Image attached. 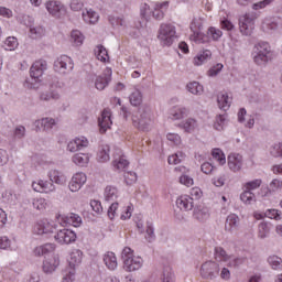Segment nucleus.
<instances>
[{"mask_svg": "<svg viewBox=\"0 0 282 282\" xmlns=\"http://www.w3.org/2000/svg\"><path fill=\"white\" fill-rule=\"evenodd\" d=\"M47 70V62L45 59L36 61L30 68V79H25L24 87L26 89H39L41 86V77Z\"/></svg>", "mask_w": 282, "mask_h": 282, "instance_id": "obj_1", "label": "nucleus"}, {"mask_svg": "<svg viewBox=\"0 0 282 282\" xmlns=\"http://www.w3.org/2000/svg\"><path fill=\"white\" fill-rule=\"evenodd\" d=\"M121 259H123V269L126 272H135L142 268V258L133 257V250L126 247L122 250Z\"/></svg>", "mask_w": 282, "mask_h": 282, "instance_id": "obj_2", "label": "nucleus"}, {"mask_svg": "<svg viewBox=\"0 0 282 282\" xmlns=\"http://www.w3.org/2000/svg\"><path fill=\"white\" fill-rule=\"evenodd\" d=\"M253 61L257 65H265L272 58V52L268 42H260L253 47Z\"/></svg>", "mask_w": 282, "mask_h": 282, "instance_id": "obj_3", "label": "nucleus"}, {"mask_svg": "<svg viewBox=\"0 0 282 282\" xmlns=\"http://www.w3.org/2000/svg\"><path fill=\"white\" fill-rule=\"evenodd\" d=\"M175 34L176 31L173 24H161L158 39L162 43V45L171 47L175 39H177Z\"/></svg>", "mask_w": 282, "mask_h": 282, "instance_id": "obj_4", "label": "nucleus"}, {"mask_svg": "<svg viewBox=\"0 0 282 282\" xmlns=\"http://www.w3.org/2000/svg\"><path fill=\"white\" fill-rule=\"evenodd\" d=\"M132 124L139 131H150L151 130V115L144 109L139 110V115L132 116Z\"/></svg>", "mask_w": 282, "mask_h": 282, "instance_id": "obj_5", "label": "nucleus"}, {"mask_svg": "<svg viewBox=\"0 0 282 282\" xmlns=\"http://www.w3.org/2000/svg\"><path fill=\"white\" fill-rule=\"evenodd\" d=\"M254 21H257V15L254 13H246L239 18V30L242 33V36H252Z\"/></svg>", "mask_w": 282, "mask_h": 282, "instance_id": "obj_6", "label": "nucleus"}, {"mask_svg": "<svg viewBox=\"0 0 282 282\" xmlns=\"http://www.w3.org/2000/svg\"><path fill=\"white\" fill-rule=\"evenodd\" d=\"M74 69V61L67 55H62L54 62V70L58 74H69Z\"/></svg>", "mask_w": 282, "mask_h": 282, "instance_id": "obj_7", "label": "nucleus"}, {"mask_svg": "<svg viewBox=\"0 0 282 282\" xmlns=\"http://www.w3.org/2000/svg\"><path fill=\"white\" fill-rule=\"evenodd\" d=\"M219 274V264L213 261H207L202 264L200 276L203 279H215Z\"/></svg>", "mask_w": 282, "mask_h": 282, "instance_id": "obj_8", "label": "nucleus"}, {"mask_svg": "<svg viewBox=\"0 0 282 282\" xmlns=\"http://www.w3.org/2000/svg\"><path fill=\"white\" fill-rule=\"evenodd\" d=\"M54 239L57 243H74L76 241V232L70 229H59L54 236Z\"/></svg>", "mask_w": 282, "mask_h": 282, "instance_id": "obj_9", "label": "nucleus"}, {"mask_svg": "<svg viewBox=\"0 0 282 282\" xmlns=\"http://www.w3.org/2000/svg\"><path fill=\"white\" fill-rule=\"evenodd\" d=\"M86 182L87 175H85L83 172H78L72 177L68 188L72 193H78L79 188H83Z\"/></svg>", "mask_w": 282, "mask_h": 282, "instance_id": "obj_10", "label": "nucleus"}, {"mask_svg": "<svg viewBox=\"0 0 282 282\" xmlns=\"http://www.w3.org/2000/svg\"><path fill=\"white\" fill-rule=\"evenodd\" d=\"M56 230V227L47 219H42L34 226L35 235H50Z\"/></svg>", "mask_w": 282, "mask_h": 282, "instance_id": "obj_11", "label": "nucleus"}, {"mask_svg": "<svg viewBox=\"0 0 282 282\" xmlns=\"http://www.w3.org/2000/svg\"><path fill=\"white\" fill-rule=\"evenodd\" d=\"M89 147V141L85 137L75 138L67 144V151L70 153H76V151H83Z\"/></svg>", "mask_w": 282, "mask_h": 282, "instance_id": "obj_12", "label": "nucleus"}, {"mask_svg": "<svg viewBox=\"0 0 282 282\" xmlns=\"http://www.w3.org/2000/svg\"><path fill=\"white\" fill-rule=\"evenodd\" d=\"M111 74H112L111 68H106L104 73L96 78V82H95L96 89H98L99 91H102V89H105V87H107V85L111 83Z\"/></svg>", "mask_w": 282, "mask_h": 282, "instance_id": "obj_13", "label": "nucleus"}, {"mask_svg": "<svg viewBox=\"0 0 282 282\" xmlns=\"http://www.w3.org/2000/svg\"><path fill=\"white\" fill-rule=\"evenodd\" d=\"M193 217L196 221L204 224L210 217V210L204 205H198L194 208Z\"/></svg>", "mask_w": 282, "mask_h": 282, "instance_id": "obj_14", "label": "nucleus"}, {"mask_svg": "<svg viewBox=\"0 0 282 282\" xmlns=\"http://www.w3.org/2000/svg\"><path fill=\"white\" fill-rule=\"evenodd\" d=\"M34 124L36 127V131H41V127L43 131H52V129L56 127V119L46 117L41 120H36Z\"/></svg>", "mask_w": 282, "mask_h": 282, "instance_id": "obj_15", "label": "nucleus"}, {"mask_svg": "<svg viewBox=\"0 0 282 282\" xmlns=\"http://www.w3.org/2000/svg\"><path fill=\"white\" fill-rule=\"evenodd\" d=\"M228 166L230 171L237 173L243 166V156L240 154H230L228 156Z\"/></svg>", "mask_w": 282, "mask_h": 282, "instance_id": "obj_16", "label": "nucleus"}, {"mask_svg": "<svg viewBox=\"0 0 282 282\" xmlns=\"http://www.w3.org/2000/svg\"><path fill=\"white\" fill-rule=\"evenodd\" d=\"M176 206L180 210H193L194 199L188 195H183L176 199Z\"/></svg>", "mask_w": 282, "mask_h": 282, "instance_id": "obj_17", "label": "nucleus"}, {"mask_svg": "<svg viewBox=\"0 0 282 282\" xmlns=\"http://www.w3.org/2000/svg\"><path fill=\"white\" fill-rule=\"evenodd\" d=\"M169 1L156 2L154 6V10L152 11L153 19H155L156 21H162V19H164V12L169 10Z\"/></svg>", "mask_w": 282, "mask_h": 282, "instance_id": "obj_18", "label": "nucleus"}, {"mask_svg": "<svg viewBox=\"0 0 282 282\" xmlns=\"http://www.w3.org/2000/svg\"><path fill=\"white\" fill-rule=\"evenodd\" d=\"M98 123L100 133H107V129H111V124H113V122L111 121V115L109 111H104L101 113V117L98 119Z\"/></svg>", "mask_w": 282, "mask_h": 282, "instance_id": "obj_19", "label": "nucleus"}, {"mask_svg": "<svg viewBox=\"0 0 282 282\" xmlns=\"http://www.w3.org/2000/svg\"><path fill=\"white\" fill-rule=\"evenodd\" d=\"M74 226L75 228L80 227V224H83V218L78 216V214L70 213L66 216H62V226Z\"/></svg>", "mask_w": 282, "mask_h": 282, "instance_id": "obj_20", "label": "nucleus"}, {"mask_svg": "<svg viewBox=\"0 0 282 282\" xmlns=\"http://www.w3.org/2000/svg\"><path fill=\"white\" fill-rule=\"evenodd\" d=\"M56 250V245L54 243H45L40 247H36L33 250L35 257H47V254H52Z\"/></svg>", "mask_w": 282, "mask_h": 282, "instance_id": "obj_21", "label": "nucleus"}, {"mask_svg": "<svg viewBox=\"0 0 282 282\" xmlns=\"http://www.w3.org/2000/svg\"><path fill=\"white\" fill-rule=\"evenodd\" d=\"M83 262V251L75 249L70 252V258L68 260V268L70 270H76V265H80Z\"/></svg>", "mask_w": 282, "mask_h": 282, "instance_id": "obj_22", "label": "nucleus"}, {"mask_svg": "<svg viewBox=\"0 0 282 282\" xmlns=\"http://www.w3.org/2000/svg\"><path fill=\"white\" fill-rule=\"evenodd\" d=\"M50 182L53 184H58L63 186V184L67 183V176L63 174V172H59L58 170H52L48 173Z\"/></svg>", "mask_w": 282, "mask_h": 282, "instance_id": "obj_23", "label": "nucleus"}, {"mask_svg": "<svg viewBox=\"0 0 282 282\" xmlns=\"http://www.w3.org/2000/svg\"><path fill=\"white\" fill-rule=\"evenodd\" d=\"M61 264V261L58 260V256H53L52 259L45 260L43 262V272L45 274H52L54 270H56V267Z\"/></svg>", "mask_w": 282, "mask_h": 282, "instance_id": "obj_24", "label": "nucleus"}, {"mask_svg": "<svg viewBox=\"0 0 282 282\" xmlns=\"http://www.w3.org/2000/svg\"><path fill=\"white\" fill-rule=\"evenodd\" d=\"M237 228H239V216L230 214L226 219L225 230L227 232H234Z\"/></svg>", "mask_w": 282, "mask_h": 282, "instance_id": "obj_25", "label": "nucleus"}, {"mask_svg": "<svg viewBox=\"0 0 282 282\" xmlns=\"http://www.w3.org/2000/svg\"><path fill=\"white\" fill-rule=\"evenodd\" d=\"M104 263L108 270H116V268H118V258H116V253L108 251L104 254Z\"/></svg>", "mask_w": 282, "mask_h": 282, "instance_id": "obj_26", "label": "nucleus"}, {"mask_svg": "<svg viewBox=\"0 0 282 282\" xmlns=\"http://www.w3.org/2000/svg\"><path fill=\"white\" fill-rule=\"evenodd\" d=\"M46 10L53 17H61V10H63V4L58 1L46 2Z\"/></svg>", "mask_w": 282, "mask_h": 282, "instance_id": "obj_27", "label": "nucleus"}, {"mask_svg": "<svg viewBox=\"0 0 282 282\" xmlns=\"http://www.w3.org/2000/svg\"><path fill=\"white\" fill-rule=\"evenodd\" d=\"M217 102L219 109H223V111H228L230 109V97L228 96V93H220L217 97Z\"/></svg>", "mask_w": 282, "mask_h": 282, "instance_id": "obj_28", "label": "nucleus"}, {"mask_svg": "<svg viewBox=\"0 0 282 282\" xmlns=\"http://www.w3.org/2000/svg\"><path fill=\"white\" fill-rule=\"evenodd\" d=\"M212 56L213 52H210V50H204L197 55V57H194V65H204V63L210 61Z\"/></svg>", "mask_w": 282, "mask_h": 282, "instance_id": "obj_29", "label": "nucleus"}, {"mask_svg": "<svg viewBox=\"0 0 282 282\" xmlns=\"http://www.w3.org/2000/svg\"><path fill=\"white\" fill-rule=\"evenodd\" d=\"M83 19L85 21V23H89L90 25H94L96 23H98V19H100V17L98 15V13L91 9L87 10L86 13L83 12Z\"/></svg>", "mask_w": 282, "mask_h": 282, "instance_id": "obj_30", "label": "nucleus"}, {"mask_svg": "<svg viewBox=\"0 0 282 282\" xmlns=\"http://www.w3.org/2000/svg\"><path fill=\"white\" fill-rule=\"evenodd\" d=\"M95 56L98 58V61H101V63H107L109 53L107 52V48L102 46V44H99L95 48Z\"/></svg>", "mask_w": 282, "mask_h": 282, "instance_id": "obj_31", "label": "nucleus"}, {"mask_svg": "<svg viewBox=\"0 0 282 282\" xmlns=\"http://www.w3.org/2000/svg\"><path fill=\"white\" fill-rule=\"evenodd\" d=\"M181 129H184L186 133H193L195 129H197V121L193 118L186 119L182 123H180Z\"/></svg>", "mask_w": 282, "mask_h": 282, "instance_id": "obj_32", "label": "nucleus"}, {"mask_svg": "<svg viewBox=\"0 0 282 282\" xmlns=\"http://www.w3.org/2000/svg\"><path fill=\"white\" fill-rule=\"evenodd\" d=\"M109 151H110V148L108 144L101 145L97 153L98 162H109L110 160Z\"/></svg>", "mask_w": 282, "mask_h": 282, "instance_id": "obj_33", "label": "nucleus"}, {"mask_svg": "<svg viewBox=\"0 0 282 282\" xmlns=\"http://www.w3.org/2000/svg\"><path fill=\"white\" fill-rule=\"evenodd\" d=\"M187 90L194 96H202V94H204V86H202L198 82H192L187 84Z\"/></svg>", "mask_w": 282, "mask_h": 282, "instance_id": "obj_34", "label": "nucleus"}, {"mask_svg": "<svg viewBox=\"0 0 282 282\" xmlns=\"http://www.w3.org/2000/svg\"><path fill=\"white\" fill-rule=\"evenodd\" d=\"M73 162L77 166H85L89 163V154L87 153H77L73 156Z\"/></svg>", "mask_w": 282, "mask_h": 282, "instance_id": "obj_35", "label": "nucleus"}, {"mask_svg": "<svg viewBox=\"0 0 282 282\" xmlns=\"http://www.w3.org/2000/svg\"><path fill=\"white\" fill-rule=\"evenodd\" d=\"M240 200L247 206H250L252 202H257V196L254 195V193L246 189L243 193L240 194Z\"/></svg>", "mask_w": 282, "mask_h": 282, "instance_id": "obj_36", "label": "nucleus"}, {"mask_svg": "<svg viewBox=\"0 0 282 282\" xmlns=\"http://www.w3.org/2000/svg\"><path fill=\"white\" fill-rule=\"evenodd\" d=\"M188 116V110L186 108L176 107L171 110L172 120H182Z\"/></svg>", "mask_w": 282, "mask_h": 282, "instance_id": "obj_37", "label": "nucleus"}, {"mask_svg": "<svg viewBox=\"0 0 282 282\" xmlns=\"http://www.w3.org/2000/svg\"><path fill=\"white\" fill-rule=\"evenodd\" d=\"M189 39H191V41H194V43H198V44L208 43V41H209L208 35L202 33V31H196V32H194V33L191 35Z\"/></svg>", "mask_w": 282, "mask_h": 282, "instance_id": "obj_38", "label": "nucleus"}, {"mask_svg": "<svg viewBox=\"0 0 282 282\" xmlns=\"http://www.w3.org/2000/svg\"><path fill=\"white\" fill-rule=\"evenodd\" d=\"M145 239L149 243H153V241H155V228L151 221L147 223Z\"/></svg>", "mask_w": 282, "mask_h": 282, "instance_id": "obj_39", "label": "nucleus"}, {"mask_svg": "<svg viewBox=\"0 0 282 282\" xmlns=\"http://www.w3.org/2000/svg\"><path fill=\"white\" fill-rule=\"evenodd\" d=\"M132 107H140L142 105V93L140 90H134L129 97Z\"/></svg>", "mask_w": 282, "mask_h": 282, "instance_id": "obj_40", "label": "nucleus"}, {"mask_svg": "<svg viewBox=\"0 0 282 282\" xmlns=\"http://www.w3.org/2000/svg\"><path fill=\"white\" fill-rule=\"evenodd\" d=\"M112 164L115 169H117V171H124V169L129 166V161L124 159V156H119V158H115Z\"/></svg>", "mask_w": 282, "mask_h": 282, "instance_id": "obj_41", "label": "nucleus"}, {"mask_svg": "<svg viewBox=\"0 0 282 282\" xmlns=\"http://www.w3.org/2000/svg\"><path fill=\"white\" fill-rule=\"evenodd\" d=\"M19 47V41L14 36H9L4 41V50L8 52H14V50Z\"/></svg>", "mask_w": 282, "mask_h": 282, "instance_id": "obj_42", "label": "nucleus"}, {"mask_svg": "<svg viewBox=\"0 0 282 282\" xmlns=\"http://www.w3.org/2000/svg\"><path fill=\"white\" fill-rule=\"evenodd\" d=\"M70 39L77 47L83 45V41H85V35L78 30H73L70 33Z\"/></svg>", "mask_w": 282, "mask_h": 282, "instance_id": "obj_43", "label": "nucleus"}, {"mask_svg": "<svg viewBox=\"0 0 282 282\" xmlns=\"http://www.w3.org/2000/svg\"><path fill=\"white\" fill-rule=\"evenodd\" d=\"M152 14H153V10H151V7L148 3H143L140 8L141 19H144L145 21H150Z\"/></svg>", "mask_w": 282, "mask_h": 282, "instance_id": "obj_44", "label": "nucleus"}, {"mask_svg": "<svg viewBox=\"0 0 282 282\" xmlns=\"http://www.w3.org/2000/svg\"><path fill=\"white\" fill-rule=\"evenodd\" d=\"M258 230L259 239H267L268 235H270V225L268 223H260Z\"/></svg>", "mask_w": 282, "mask_h": 282, "instance_id": "obj_45", "label": "nucleus"}, {"mask_svg": "<svg viewBox=\"0 0 282 282\" xmlns=\"http://www.w3.org/2000/svg\"><path fill=\"white\" fill-rule=\"evenodd\" d=\"M118 197V189L112 186H107L105 189L106 202H113Z\"/></svg>", "mask_w": 282, "mask_h": 282, "instance_id": "obj_46", "label": "nucleus"}, {"mask_svg": "<svg viewBox=\"0 0 282 282\" xmlns=\"http://www.w3.org/2000/svg\"><path fill=\"white\" fill-rule=\"evenodd\" d=\"M61 98V95L56 91H45L40 94V100H44L45 102H50V100H58Z\"/></svg>", "mask_w": 282, "mask_h": 282, "instance_id": "obj_47", "label": "nucleus"}, {"mask_svg": "<svg viewBox=\"0 0 282 282\" xmlns=\"http://www.w3.org/2000/svg\"><path fill=\"white\" fill-rule=\"evenodd\" d=\"M32 207L35 208V210H45L47 208V200H45V198H33Z\"/></svg>", "mask_w": 282, "mask_h": 282, "instance_id": "obj_48", "label": "nucleus"}, {"mask_svg": "<svg viewBox=\"0 0 282 282\" xmlns=\"http://www.w3.org/2000/svg\"><path fill=\"white\" fill-rule=\"evenodd\" d=\"M268 262L272 270H282V259L276 256H271L268 258Z\"/></svg>", "mask_w": 282, "mask_h": 282, "instance_id": "obj_49", "label": "nucleus"}, {"mask_svg": "<svg viewBox=\"0 0 282 282\" xmlns=\"http://www.w3.org/2000/svg\"><path fill=\"white\" fill-rule=\"evenodd\" d=\"M215 259L216 261H228V253L221 247L215 248Z\"/></svg>", "mask_w": 282, "mask_h": 282, "instance_id": "obj_50", "label": "nucleus"}, {"mask_svg": "<svg viewBox=\"0 0 282 282\" xmlns=\"http://www.w3.org/2000/svg\"><path fill=\"white\" fill-rule=\"evenodd\" d=\"M212 155L214 160H217V162H219V164L221 165L226 164V155L220 149H214L212 152Z\"/></svg>", "mask_w": 282, "mask_h": 282, "instance_id": "obj_51", "label": "nucleus"}, {"mask_svg": "<svg viewBox=\"0 0 282 282\" xmlns=\"http://www.w3.org/2000/svg\"><path fill=\"white\" fill-rule=\"evenodd\" d=\"M281 189H282V181L279 178H274L273 181H271L268 187L269 193H276V191H281Z\"/></svg>", "mask_w": 282, "mask_h": 282, "instance_id": "obj_52", "label": "nucleus"}, {"mask_svg": "<svg viewBox=\"0 0 282 282\" xmlns=\"http://www.w3.org/2000/svg\"><path fill=\"white\" fill-rule=\"evenodd\" d=\"M123 177L128 186H131V184H135V182H138V174H135V172H126Z\"/></svg>", "mask_w": 282, "mask_h": 282, "instance_id": "obj_53", "label": "nucleus"}, {"mask_svg": "<svg viewBox=\"0 0 282 282\" xmlns=\"http://www.w3.org/2000/svg\"><path fill=\"white\" fill-rule=\"evenodd\" d=\"M261 184H262L261 178H256V180H253V181H251V182H247V183L245 184V188H246L247 191H250V192L257 191V188H259V187L261 186Z\"/></svg>", "mask_w": 282, "mask_h": 282, "instance_id": "obj_54", "label": "nucleus"}, {"mask_svg": "<svg viewBox=\"0 0 282 282\" xmlns=\"http://www.w3.org/2000/svg\"><path fill=\"white\" fill-rule=\"evenodd\" d=\"M272 158H282V143L274 144L269 150Z\"/></svg>", "mask_w": 282, "mask_h": 282, "instance_id": "obj_55", "label": "nucleus"}, {"mask_svg": "<svg viewBox=\"0 0 282 282\" xmlns=\"http://www.w3.org/2000/svg\"><path fill=\"white\" fill-rule=\"evenodd\" d=\"M31 39H41L45 34V29L42 26H34L30 29Z\"/></svg>", "mask_w": 282, "mask_h": 282, "instance_id": "obj_56", "label": "nucleus"}, {"mask_svg": "<svg viewBox=\"0 0 282 282\" xmlns=\"http://www.w3.org/2000/svg\"><path fill=\"white\" fill-rule=\"evenodd\" d=\"M207 34H209V36H212L213 41H219V37L224 36V32H221V30H219L215 26H210L208 29Z\"/></svg>", "mask_w": 282, "mask_h": 282, "instance_id": "obj_57", "label": "nucleus"}, {"mask_svg": "<svg viewBox=\"0 0 282 282\" xmlns=\"http://www.w3.org/2000/svg\"><path fill=\"white\" fill-rule=\"evenodd\" d=\"M226 122V118L221 115L216 117V121L214 123V129H216V131H224V124Z\"/></svg>", "mask_w": 282, "mask_h": 282, "instance_id": "obj_58", "label": "nucleus"}, {"mask_svg": "<svg viewBox=\"0 0 282 282\" xmlns=\"http://www.w3.org/2000/svg\"><path fill=\"white\" fill-rule=\"evenodd\" d=\"M48 85H50L51 89H61V88L65 87V83L58 80V77H52Z\"/></svg>", "mask_w": 282, "mask_h": 282, "instance_id": "obj_59", "label": "nucleus"}, {"mask_svg": "<svg viewBox=\"0 0 282 282\" xmlns=\"http://www.w3.org/2000/svg\"><path fill=\"white\" fill-rule=\"evenodd\" d=\"M13 135L18 140L25 138V127H23V126L15 127V129L13 131Z\"/></svg>", "mask_w": 282, "mask_h": 282, "instance_id": "obj_60", "label": "nucleus"}, {"mask_svg": "<svg viewBox=\"0 0 282 282\" xmlns=\"http://www.w3.org/2000/svg\"><path fill=\"white\" fill-rule=\"evenodd\" d=\"M224 69V64H216L208 70V76L215 77L218 76L219 73Z\"/></svg>", "mask_w": 282, "mask_h": 282, "instance_id": "obj_61", "label": "nucleus"}, {"mask_svg": "<svg viewBox=\"0 0 282 282\" xmlns=\"http://www.w3.org/2000/svg\"><path fill=\"white\" fill-rule=\"evenodd\" d=\"M90 207L97 215L102 214V204L100 203V200H90Z\"/></svg>", "mask_w": 282, "mask_h": 282, "instance_id": "obj_62", "label": "nucleus"}, {"mask_svg": "<svg viewBox=\"0 0 282 282\" xmlns=\"http://www.w3.org/2000/svg\"><path fill=\"white\" fill-rule=\"evenodd\" d=\"M191 31L193 32V33H195V32H202V20H199V19H194L193 21H192V23H191Z\"/></svg>", "mask_w": 282, "mask_h": 282, "instance_id": "obj_63", "label": "nucleus"}, {"mask_svg": "<svg viewBox=\"0 0 282 282\" xmlns=\"http://www.w3.org/2000/svg\"><path fill=\"white\" fill-rule=\"evenodd\" d=\"M116 215H118V202L112 203L108 208L109 219H115Z\"/></svg>", "mask_w": 282, "mask_h": 282, "instance_id": "obj_64", "label": "nucleus"}]
</instances>
